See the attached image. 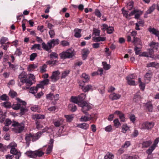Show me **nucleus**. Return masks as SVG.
<instances>
[{"mask_svg": "<svg viewBox=\"0 0 159 159\" xmlns=\"http://www.w3.org/2000/svg\"><path fill=\"white\" fill-rule=\"evenodd\" d=\"M20 82L22 83L23 87L26 88L23 89H28L35 81V76L33 74L27 75L26 72L23 71L19 76Z\"/></svg>", "mask_w": 159, "mask_h": 159, "instance_id": "obj_1", "label": "nucleus"}, {"mask_svg": "<svg viewBox=\"0 0 159 159\" xmlns=\"http://www.w3.org/2000/svg\"><path fill=\"white\" fill-rule=\"evenodd\" d=\"M79 106L82 107L81 110L82 112L86 115H89V113L87 111L92 108L91 104L84 101V99Z\"/></svg>", "mask_w": 159, "mask_h": 159, "instance_id": "obj_2", "label": "nucleus"}, {"mask_svg": "<svg viewBox=\"0 0 159 159\" xmlns=\"http://www.w3.org/2000/svg\"><path fill=\"white\" fill-rule=\"evenodd\" d=\"M12 126L15 127L13 128V130L15 133H17L22 132L25 128L24 124L23 122L19 123L17 122H15L12 125Z\"/></svg>", "mask_w": 159, "mask_h": 159, "instance_id": "obj_3", "label": "nucleus"}, {"mask_svg": "<svg viewBox=\"0 0 159 159\" xmlns=\"http://www.w3.org/2000/svg\"><path fill=\"white\" fill-rule=\"evenodd\" d=\"M61 58L62 59L66 58H70L74 56L73 51L69 49L66 52H63L59 54Z\"/></svg>", "mask_w": 159, "mask_h": 159, "instance_id": "obj_4", "label": "nucleus"}, {"mask_svg": "<svg viewBox=\"0 0 159 159\" xmlns=\"http://www.w3.org/2000/svg\"><path fill=\"white\" fill-rule=\"evenodd\" d=\"M49 82V80L48 79H44L43 80L40 81L39 83L35 87V89H34V87H32L28 89H44V86L48 84Z\"/></svg>", "mask_w": 159, "mask_h": 159, "instance_id": "obj_5", "label": "nucleus"}, {"mask_svg": "<svg viewBox=\"0 0 159 159\" xmlns=\"http://www.w3.org/2000/svg\"><path fill=\"white\" fill-rule=\"evenodd\" d=\"M20 105V104H16L13 107V108L15 110H18L20 109V115H23L27 111V110L26 108V107H21Z\"/></svg>", "mask_w": 159, "mask_h": 159, "instance_id": "obj_6", "label": "nucleus"}, {"mask_svg": "<svg viewBox=\"0 0 159 159\" xmlns=\"http://www.w3.org/2000/svg\"><path fill=\"white\" fill-rule=\"evenodd\" d=\"M83 99V97L80 95L78 97L72 96L70 98V101L74 103L77 104L79 106Z\"/></svg>", "mask_w": 159, "mask_h": 159, "instance_id": "obj_7", "label": "nucleus"}, {"mask_svg": "<svg viewBox=\"0 0 159 159\" xmlns=\"http://www.w3.org/2000/svg\"><path fill=\"white\" fill-rule=\"evenodd\" d=\"M60 74V72L58 70H57L53 72L52 75L50 77V78L52 81H57L59 79V75Z\"/></svg>", "mask_w": 159, "mask_h": 159, "instance_id": "obj_8", "label": "nucleus"}, {"mask_svg": "<svg viewBox=\"0 0 159 159\" xmlns=\"http://www.w3.org/2000/svg\"><path fill=\"white\" fill-rule=\"evenodd\" d=\"M154 123L153 122H146L143 124V126L144 129H149L153 127Z\"/></svg>", "mask_w": 159, "mask_h": 159, "instance_id": "obj_9", "label": "nucleus"}, {"mask_svg": "<svg viewBox=\"0 0 159 159\" xmlns=\"http://www.w3.org/2000/svg\"><path fill=\"white\" fill-rule=\"evenodd\" d=\"M148 31L152 34L155 35L158 37V39L159 40V31L154 28L149 27L148 29Z\"/></svg>", "mask_w": 159, "mask_h": 159, "instance_id": "obj_10", "label": "nucleus"}, {"mask_svg": "<svg viewBox=\"0 0 159 159\" xmlns=\"http://www.w3.org/2000/svg\"><path fill=\"white\" fill-rule=\"evenodd\" d=\"M82 30L77 28H75L74 30V36L76 38H80L81 36V32Z\"/></svg>", "mask_w": 159, "mask_h": 159, "instance_id": "obj_11", "label": "nucleus"}, {"mask_svg": "<svg viewBox=\"0 0 159 159\" xmlns=\"http://www.w3.org/2000/svg\"><path fill=\"white\" fill-rule=\"evenodd\" d=\"M150 47L152 48L153 51H157L159 47V44L158 43L151 42L149 44Z\"/></svg>", "mask_w": 159, "mask_h": 159, "instance_id": "obj_12", "label": "nucleus"}, {"mask_svg": "<svg viewBox=\"0 0 159 159\" xmlns=\"http://www.w3.org/2000/svg\"><path fill=\"white\" fill-rule=\"evenodd\" d=\"M152 76V74L151 72H148L145 75L144 79L145 82L148 83L151 80Z\"/></svg>", "mask_w": 159, "mask_h": 159, "instance_id": "obj_13", "label": "nucleus"}, {"mask_svg": "<svg viewBox=\"0 0 159 159\" xmlns=\"http://www.w3.org/2000/svg\"><path fill=\"white\" fill-rule=\"evenodd\" d=\"M147 67H153L157 69L159 68V63L155 62H149L147 64Z\"/></svg>", "mask_w": 159, "mask_h": 159, "instance_id": "obj_14", "label": "nucleus"}, {"mask_svg": "<svg viewBox=\"0 0 159 159\" xmlns=\"http://www.w3.org/2000/svg\"><path fill=\"white\" fill-rule=\"evenodd\" d=\"M86 115L87 116V115ZM87 116H82L80 119V121L82 122H86L90 120L93 119V117L91 116L89 114Z\"/></svg>", "mask_w": 159, "mask_h": 159, "instance_id": "obj_15", "label": "nucleus"}, {"mask_svg": "<svg viewBox=\"0 0 159 159\" xmlns=\"http://www.w3.org/2000/svg\"><path fill=\"white\" fill-rule=\"evenodd\" d=\"M32 138V134H25V139L26 141V143L27 147L29 146L31 138Z\"/></svg>", "mask_w": 159, "mask_h": 159, "instance_id": "obj_16", "label": "nucleus"}, {"mask_svg": "<svg viewBox=\"0 0 159 159\" xmlns=\"http://www.w3.org/2000/svg\"><path fill=\"white\" fill-rule=\"evenodd\" d=\"M32 118L34 120H36V121H37L38 119H44L45 118L44 115L41 114H34L32 116Z\"/></svg>", "mask_w": 159, "mask_h": 159, "instance_id": "obj_17", "label": "nucleus"}, {"mask_svg": "<svg viewBox=\"0 0 159 159\" xmlns=\"http://www.w3.org/2000/svg\"><path fill=\"white\" fill-rule=\"evenodd\" d=\"M89 52L88 49H85L82 50V57L83 60H85L86 59Z\"/></svg>", "mask_w": 159, "mask_h": 159, "instance_id": "obj_18", "label": "nucleus"}, {"mask_svg": "<svg viewBox=\"0 0 159 159\" xmlns=\"http://www.w3.org/2000/svg\"><path fill=\"white\" fill-rule=\"evenodd\" d=\"M120 95L115 93H112L109 96L110 98L112 100L118 99L120 98Z\"/></svg>", "mask_w": 159, "mask_h": 159, "instance_id": "obj_19", "label": "nucleus"}, {"mask_svg": "<svg viewBox=\"0 0 159 159\" xmlns=\"http://www.w3.org/2000/svg\"><path fill=\"white\" fill-rule=\"evenodd\" d=\"M42 135L41 132L37 133L34 134H32V140L33 141H36Z\"/></svg>", "mask_w": 159, "mask_h": 159, "instance_id": "obj_20", "label": "nucleus"}, {"mask_svg": "<svg viewBox=\"0 0 159 159\" xmlns=\"http://www.w3.org/2000/svg\"><path fill=\"white\" fill-rule=\"evenodd\" d=\"M139 12V11L137 10H134L132 11L129 14V16H132L135 14V18L136 19H138L140 15L139 13H137Z\"/></svg>", "mask_w": 159, "mask_h": 159, "instance_id": "obj_21", "label": "nucleus"}, {"mask_svg": "<svg viewBox=\"0 0 159 159\" xmlns=\"http://www.w3.org/2000/svg\"><path fill=\"white\" fill-rule=\"evenodd\" d=\"M25 154L30 157L32 158H34L36 157V155L35 154V151H28L26 152L25 153Z\"/></svg>", "mask_w": 159, "mask_h": 159, "instance_id": "obj_22", "label": "nucleus"}, {"mask_svg": "<svg viewBox=\"0 0 159 159\" xmlns=\"http://www.w3.org/2000/svg\"><path fill=\"white\" fill-rule=\"evenodd\" d=\"M89 126L88 124L85 123L78 124L77 125L78 127L85 130L89 128Z\"/></svg>", "mask_w": 159, "mask_h": 159, "instance_id": "obj_23", "label": "nucleus"}, {"mask_svg": "<svg viewBox=\"0 0 159 159\" xmlns=\"http://www.w3.org/2000/svg\"><path fill=\"white\" fill-rule=\"evenodd\" d=\"M37 67L38 66L36 64H31L28 66L27 70L29 71H34Z\"/></svg>", "mask_w": 159, "mask_h": 159, "instance_id": "obj_24", "label": "nucleus"}, {"mask_svg": "<svg viewBox=\"0 0 159 159\" xmlns=\"http://www.w3.org/2000/svg\"><path fill=\"white\" fill-rule=\"evenodd\" d=\"M93 40L95 42H98L100 41H104L106 40V37H93Z\"/></svg>", "mask_w": 159, "mask_h": 159, "instance_id": "obj_25", "label": "nucleus"}, {"mask_svg": "<svg viewBox=\"0 0 159 159\" xmlns=\"http://www.w3.org/2000/svg\"><path fill=\"white\" fill-rule=\"evenodd\" d=\"M63 122V120L62 119H61L53 122V124L55 126L58 127L62 124Z\"/></svg>", "mask_w": 159, "mask_h": 159, "instance_id": "obj_26", "label": "nucleus"}, {"mask_svg": "<svg viewBox=\"0 0 159 159\" xmlns=\"http://www.w3.org/2000/svg\"><path fill=\"white\" fill-rule=\"evenodd\" d=\"M156 7V5L155 4H153L152 6L150 7L149 9L146 11V14H148L151 13L155 9Z\"/></svg>", "mask_w": 159, "mask_h": 159, "instance_id": "obj_27", "label": "nucleus"}, {"mask_svg": "<svg viewBox=\"0 0 159 159\" xmlns=\"http://www.w3.org/2000/svg\"><path fill=\"white\" fill-rule=\"evenodd\" d=\"M8 39L7 38L5 37H2L0 39V44L3 45L8 42Z\"/></svg>", "mask_w": 159, "mask_h": 159, "instance_id": "obj_28", "label": "nucleus"}, {"mask_svg": "<svg viewBox=\"0 0 159 159\" xmlns=\"http://www.w3.org/2000/svg\"><path fill=\"white\" fill-rule=\"evenodd\" d=\"M151 141H148L143 142L142 143V148H146L149 147L152 143Z\"/></svg>", "mask_w": 159, "mask_h": 159, "instance_id": "obj_29", "label": "nucleus"}, {"mask_svg": "<svg viewBox=\"0 0 159 159\" xmlns=\"http://www.w3.org/2000/svg\"><path fill=\"white\" fill-rule=\"evenodd\" d=\"M121 129L122 132L125 133L127 130L129 129V127L126 124H124L122 125Z\"/></svg>", "mask_w": 159, "mask_h": 159, "instance_id": "obj_30", "label": "nucleus"}, {"mask_svg": "<svg viewBox=\"0 0 159 159\" xmlns=\"http://www.w3.org/2000/svg\"><path fill=\"white\" fill-rule=\"evenodd\" d=\"M35 154L36 155V157H41L43 156L44 154V152L41 150H38L35 151Z\"/></svg>", "mask_w": 159, "mask_h": 159, "instance_id": "obj_31", "label": "nucleus"}, {"mask_svg": "<svg viewBox=\"0 0 159 159\" xmlns=\"http://www.w3.org/2000/svg\"><path fill=\"white\" fill-rule=\"evenodd\" d=\"M69 108H71L70 110L72 112H75L77 110L76 106L74 104H70L68 105Z\"/></svg>", "mask_w": 159, "mask_h": 159, "instance_id": "obj_32", "label": "nucleus"}, {"mask_svg": "<svg viewBox=\"0 0 159 159\" xmlns=\"http://www.w3.org/2000/svg\"><path fill=\"white\" fill-rule=\"evenodd\" d=\"M47 67V65L44 64L42 66L40 67V72L41 73H43L46 71V68Z\"/></svg>", "mask_w": 159, "mask_h": 159, "instance_id": "obj_33", "label": "nucleus"}, {"mask_svg": "<svg viewBox=\"0 0 159 159\" xmlns=\"http://www.w3.org/2000/svg\"><path fill=\"white\" fill-rule=\"evenodd\" d=\"M133 39L134 40L133 42V43H134V45H136L138 44H140V39L139 38L134 37Z\"/></svg>", "mask_w": 159, "mask_h": 159, "instance_id": "obj_34", "label": "nucleus"}, {"mask_svg": "<svg viewBox=\"0 0 159 159\" xmlns=\"http://www.w3.org/2000/svg\"><path fill=\"white\" fill-rule=\"evenodd\" d=\"M17 100L19 102L17 103V104H20L21 107H26L25 106L26 104V102L22 101L21 99L18 98H17Z\"/></svg>", "mask_w": 159, "mask_h": 159, "instance_id": "obj_35", "label": "nucleus"}, {"mask_svg": "<svg viewBox=\"0 0 159 159\" xmlns=\"http://www.w3.org/2000/svg\"><path fill=\"white\" fill-rule=\"evenodd\" d=\"M16 144L15 142H12L9 144V145L7 146V148H11V149H12V148H16Z\"/></svg>", "mask_w": 159, "mask_h": 159, "instance_id": "obj_36", "label": "nucleus"}, {"mask_svg": "<svg viewBox=\"0 0 159 159\" xmlns=\"http://www.w3.org/2000/svg\"><path fill=\"white\" fill-rule=\"evenodd\" d=\"M114 157V155L111 153L108 152L104 157L105 159H113Z\"/></svg>", "mask_w": 159, "mask_h": 159, "instance_id": "obj_37", "label": "nucleus"}, {"mask_svg": "<svg viewBox=\"0 0 159 159\" xmlns=\"http://www.w3.org/2000/svg\"><path fill=\"white\" fill-rule=\"evenodd\" d=\"M146 106L149 111H152L153 109V107L152 104L150 102L147 103L146 104Z\"/></svg>", "mask_w": 159, "mask_h": 159, "instance_id": "obj_38", "label": "nucleus"}, {"mask_svg": "<svg viewBox=\"0 0 159 159\" xmlns=\"http://www.w3.org/2000/svg\"><path fill=\"white\" fill-rule=\"evenodd\" d=\"M9 95L11 96V98H14L17 96V93L13 91V90H10L9 93Z\"/></svg>", "mask_w": 159, "mask_h": 159, "instance_id": "obj_39", "label": "nucleus"}, {"mask_svg": "<svg viewBox=\"0 0 159 159\" xmlns=\"http://www.w3.org/2000/svg\"><path fill=\"white\" fill-rule=\"evenodd\" d=\"M134 2L131 1L127 3L126 7L129 10H131L133 7Z\"/></svg>", "mask_w": 159, "mask_h": 159, "instance_id": "obj_40", "label": "nucleus"}, {"mask_svg": "<svg viewBox=\"0 0 159 159\" xmlns=\"http://www.w3.org/2000/svg\"><path fill=\"white\" fill-rule=\"evenodd\" d=\"M141 98V97L137 93L134 95L133 100L135 102H137L139 101L140 100Z\"/></svg>", "mask_w": 159, "mask_h": 159, "instance_id": "obj_41", "label": "nucleus"}, {"mask_svg": "<svg viewBox=\"0 0 159 159\" xmlns=\"http://www.w3.org/2000/svg\"><path fill=\"white\" fill-rule=\"evenodd\" d=\"M64 116L66 118L67 121L69 122H71L74 117L72 115H65Z\"/></svg>", "mask_w": 159, "mask_h": 159, "instance_id": "obj_42", "label": "nucleus"}, {"mask_svg": "<svg viewBox=\"0 0 159 159\" xmlns=\"http://www.w3.org/2000/svg\"><path fill=\"white\" fill-rule=\"evenodd\" d=\"M113 122L116 128L119 127L121 125V124L118 119L114 120Z\"/></svg>", "mask_w": 159, "mask_h": 159, "instance_id": "obj_43", "label": "nucleus"}, {"mask_svg": "<svg viewBox=\"0 0 159 159\" xmlns=\"http://www.w3.org/2000/svg\"><path fill=\"white\" fill-rule=\"evenodd\" d=\"M155 147L152 145L146 151L147 153L148 154H150L152 153V151L154 149Z\"/></svg>", "mask_w": 159, "mask_h": 159, "instance_id": "obj_44", "label": "nucleus"}, {"mask_svg": "<svg viewBox=\"0 0 159 159\" xmlns=\"http://www.w3.org/2000/svg\"><path fill=\"white\" fill-rule=\"evenodd\" d=\"M7 63H8L9 67L14 70H16V67L18 66L17 65H15L12 64L11 63V62L9 61H8Z\"/></svg>", "mask_w": 159, "mask_h": 159, "instance_id": "obj_45", "label": "nucleus"}, {"mask_svg": "<svg viewBox=\"0 0 159 159\" xmlns=\"http://www.w3.org/2000/svg\"><path fill=\"white\" fill-rule=\"evenodd\" d=\"M51 43L53 44V47H54L55 45H57L59 43V40L57 39H53L50 40Z\"/></svg>", "mask_w": 159, "mask_h": 159, "instance_id": "obj_46", "label": "nucleus"}, {"mask_svg": "<svg viewBox=\"0 0 159 159\" xmlns=\"http://www.w3.org/2000/svg\"><path fill=\"white\" fill-rule=\"evenodd\" d=\"M10 44V43L9 42H7L6 43L4 44V45H2V46H1V48H2L5 50H7L8 48L9 47V45Z\"/></svg>", "mask_w": 159, "mask_h": 159, "instance_id": "obj_47", "label": "nucleus"}, {"mask_svg": "<svg viewBox=\"0 0 159 159\" xmlns=\"http://www.w3.org/2000/svg\"><path fill=\"white\" fill-rule=\"evenodd\" d=\"M114 27L112 26H108L107 29V32L108 34H111L112 33L114 30Z\"/></svg>", "mask_w": 159, "mask_h": 159, "instance_id": "obj_48", "label": "nucleus"}, {"mask_svg": "<svg viewBox=\"0 0 159 159\" xmlns=\"http://www.w3.org/2000/svg\"><path fill=\"white\" fill-rule=\"evenodd\" d=\"M82 77L85 80L84 81L86 82L89 80V76L85 73H83L82 75Z\"/></svg>", "mask_w": 159, "mask_h": 159, "instance_id": "obj_49", "label": "nucleus"}, {"mask_svg": "<svg viewBox=\"0 0 159 159\" xmlns=\"http://www.w3.org/2000/svg\"><path fill=\"white\" fill-rule=\"evenodd\" d=\"M10 152L11 153L14 155H16L18 153L20 152V151H18L17 150L16 148H12V149H11Z\"/></svg>", "mask_w": 159, "mask_h": 159, "instance_id": "obj_50", "label": "nucleus"}, {"mask_svg": "<svg viewBox=\"0 0 159 159\" xmlns=\"http://www.w3.org/2000/svg\"><path fill=\"white\" fill-rule=\"evenodd\" d=\"M70 71L66 70L64 71L62 74L61 78H65L69 73Z\"/></svg>", "mask_w": 159, "mask_h": 159, "instance_id": "obj_51", "label": "nucleus"}, {"mask_svg": "<svg viewBox=\"0 0 159 159\" xmlns=\"http://www.w3.org/2000/svg\"><path fill=\"white\" fill-rule=\"evenodd\" d=\"M102 64L103 66L104 69L106 70H108L110 68L109 65L107 64L106 62H102Z\"/></svg>", "mask_w": 159, "mask_h": 159, "instance_id": "obj_52", "label": "nucleus"}, {"mask_svg": "<svg viewBox=\"0 0 159 159\" xmlns=\"http://www.w3.org/2000/svg\"><path fill=\"white\" fill-rule=\"evenodd\" d=\"M127 83L128 84L130 85H135V81L132 80H129L126 79Z\"/></svg>", "mask_w": 159, "mask_h": 159, "instance_id": "obj_53", "label": "nucleus"}, {"mask_svg": "<svg viewBox=\"0 0 159 159\" xmlns=\"http://www.w3.org/2000/svg\"><path fill=\"white\" fill-rule=\"evenodd\" d=\"M100 31L98 29H93V34L96 36H99L100 35Z\"/></svg>", "mask_w": 159, "mask_h": 159, "instance_id": "obj_54", "label": "nucleus"}, {"mask_svg": "<svg viewBox=\"0 0 159 159\" xmlns=\"http://www.w3.org/2000/svg\"><path fill=\"white\" fill-rule=\"evenodd\" d=\"M49 57L52 59H53L54 58H57L58 55L56 52H52L50 54Z\"/></svg>", "mask_w": 159, "mask_h": 159, "instance_id": "obj_55", "label": "nucleus"}, {"mask_svg": "<svg viewBox=\"0 0 159 159\" xmlns=\"http://www.w3.org/2000/svg\"><path fill=\"white\" fill-rule=\"evenodd\" d=\"M40 46L41 45L40 44H35L32 46L31 49L32 50L37 48V49L39 50L40 49Z\"/></svg>", "mask_w": 159, "mask_h": 159, "instance_id": "obj_56", "label": "nucleus"}, {"mask_svg": "<svg viewBox=\"0 0 159 159\" xmlns=\"http://www.w3.org/2000/svg\"><path fill=\"white\" fill-rule=\"evenodd\" d=\"M95 15L97 16V17L100 18L102 15L100 11L98 9H96L95 11L94 12Z\"/></svg>", "mask_w": 159, "mask_h": 159, "instance_id": "obj_57", "label": "nucleus"}, {"mask_svg": "<svg viewBox=\"0 0 159 159\" xmlns=\"http://www.w3.org/2000/svg\"><path fill=\"white\" fill-rule=\"evenodd\" d=\"M37 56V54L36 53H34L32 54L30 56V60L31 61L34 60Z\"/></svg>", "mask_w": 159, "mask_h": 159, "instance_id": "obj_58", "label": "nucleus"}, {"mask_svg": "<svg viewBox=\"0 0 159 159\" xmlns=\"http://www.w3.org/2000/svg\"><path fill=\"white\" fill-rule=\"evenodd\" d=\"M46 98L51 100H53L54 95L52 93H50L47 95Z\"/></svg>", "mask_w": 159, "mask_h": 159, "instance_id": "obj_59", "label": "nucleus"}, {"mask_svg": "<svg viewBox=\"0 0 159 159\" xmlns=\"http://www.w3.org/2000/svg\"><path fill=\"white\" fill-rule=\"evenodd\" d=\"M136 77V75L133 74L130 75H129L128 76H127L126 79L129 80H133L135 79Z\"/></svg>", "mask_w": 159, "mask_h": 159, "instance_id": "obj_60", "label": "nucleus"}, {"mask_svg": "<svg viewBox=\"0 0 159 159\" xmlns=\"http://www.w3.org/2000/svg\"><path fill=\"white\" fill-rule=\"evenodd\" d=\"M0 98L2 101L7 100L9 99L8 97L5 94H4L1 96Z\"/></svg>", "mask_w": 159, "mask_h": 159, "instance_id": "obj_61", "label": "nucleus"}, {"mask_svg": "<svg viewBox=\"0 0 159 159\" xmlns=\"http://www.w3.org/2000/svg\"><path fill=\"white\" fill-rule=\"evenodd\" d=\"M119 117L121 121L124 122L125 121V118L124 115L122 113L121 114H120L119 116Z\"/></svg>", "mask_w": 159, "mask_h": 159, "instance_id": "obj_62", "label": "nucleus"}, {"mask_svg": "<svg viewBox=\"0 0 159 159\" xmlns=\"http://www.w3.org/2000/svg\"><path fill=\"white\" fill-rule=\"evenodd\" d=\"M53 147V145H50L48 146V148L47 149V154H49L52 151V149Z\"/></svg>", "mask_w": 159, "mask_h": 159, "instance_id": "obj_63", "label": "nucleus"}, {"mask_svg": "<svg viewBox=\"0 0 159 159\" xmlns=\"http://www.w3.org/2000/svg\"><path fill=\"white\" fill-rule=\"evenodd\" d=\"M132 156L127 155H123L121 157L122 159H132Z\"/></svg>", "mask_w": 159, "mask_h": 159, "instance_id": "obj_64", "label": "nucleus"}]
</instances>
